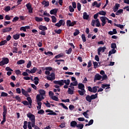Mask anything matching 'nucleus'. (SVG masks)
I'll return each mask as SVG.
<instances>
[{
	"instance_id": "nucleus-1",
	"label": "nucleus",
	"mask_w": 129,
	"mask_h": 129,
	"mask_svg": "<svg viewBox=\"0 0 129 129\" xmlns=\"http://www.w3.org/2000/svg\"><path fill=\"white\" fill-rule=\"evenodd\" d=\"M53 83L55 84H57L61 86L64 85V83H65L67 85H70V80L69 79H68L67 81L66 80H61L59 81H54Z\"/></svg>"
},
{
	"instance_id": "nucleus-2",
	"label": "nucleus",
	"mask_w": 129,
	"mask_h": 129,
	"mask_svg": "<svg viewBox=\"0 0 129 129\" xmlns=\"http://www.w3.org/2000/svg\"><path fill=\"white\" fill-rule=\"evenodd\" d=\"M42 98L40 97V95H37L36 96V100H37V104L38 106H37V108L38 110H39L41 108V105H42Z\"/></svg>"
},
{
	"instance_id": "nucleus-3",
	"label": "nucleus",
	"mask_w": 129,
	"mask_h": 129,
	"mask_svg": "<svg viewBox=\"0 0 129 129\" xmlns=\"http://www.w3.org/2000/svg\"><path fill=\"white\" fill-rule=\"evenodd\" d=\"M9 59L7 57H3L2 60L0 62V66H3L9 63Z\"/></svg>"
},
{
	"instance_id": "nucleus-4",
	"label": "nucleus",
	"mask_w": 129,
	"mask_h": 129,
	"mask_svg": "<svg viewBox=\"0 0 129 129\" xmlns=\"http://www.w3.org/2000/svg\"><path fill=\"white\" fill-rule=\"evenodd\" d=\"M27 117H29L30 120H31V122L35 121V115L31 113H28L27 114Z\"/></svg>"
},
{
	"instance_id": "nucleus-5",
	"label": "nucleus",
	"mask_w": 129,
	"mask_h": 129,
	"mask_svg": "<svg viewBox=\"0 0 129 129\" xmlns=\"http://www.w3.org/2000/svg\"><path fill=\"white\" fill-rule=\"evenodd\" d=\"M26 7H27V9L28 10V12L30 14L33 13V9L32 8V5L29 3L26 5Z\"/></svg>"
},
{
	"instance_id": "nucleus-6",
	"label": "nucleus",
	"mask_w": 129,
	"mask_h": 129,
	"mask_svg": "<svg viewBox=\"0 0 129 129\" xmlns=\"http://www.w3.org/2000/svg\"><path fill=\"white\" fill-rule=\"evenodd\" d=\"M31 122L30 121H29L28 122V129H32V127L35 128V126H37V125H35V121H33V122Z\"/></svg>"
},
{
	"instance_id": "nucleus-7",
	"label": "nucleus",
	"mask_w": 129,
	"mask_h": 129,
	"mask_svg": "<svg viewBox=\"0 0 129 129\" xmlns=\"http://www.w3.org/2000/svg\"><path fill=\"white\" fill-rule=\"evenodd\" d=\"M100 20L102 21V26L103 27L105 26V25L106 24V20H108V19L106 17H101Z\"/></svg>"
},
{
	"instance_id": "nucleus-8",
	"label": "nucleus",
	"mask_w": 129,
	"mask_h": 129,
	"mask_svg": "<svg viewBox=\"0 0 129 129\" xmlns=\"http://www.w3.org/2000/svg\"><path fill=\"white\" fill-rule=\"evenodd\" d=\"M39 92L40 94L38 95L41 96V98H42V99H44L43 96H45V91L44 90L40 89Z\"/></svg>"
},
{
	"instance_id": "nucleus-9",
	"label": "nucleus",
	"mask_w": 129,
	"mask_h": 129,
	"mask_svg": "<svg viewBox=\"0 0 129 129\" xmlns=\"http://www.w3.org/2000/svg\"><path fill=\"white\" fill-rule=\"evenodd\" d=\"M8 109L7 107L5 105L3 106V116L6 117V114L7 113Z\"/></svg>"
},
{
	"instance_id": "nucleus-10",
	"label": "nucleus",
	"mask_w": 129,
	"mask_h": 129,
	"mask_svg": "<svg viewBox=\"0 0 129 129\" xmlns=\"http://www.w3.org/2000/svg\"><path fill=\"white\" fill-rule=\"evenodd\" d=\"M63 22H64V24L65 23H64V20H60L58 22V23H56V24L55 25V26H56V27H58V28H59L62 25H64V24H62Z\"/></svg>"
},
{
	"instance_id": "nucleus-11",
	"label": "nucleus",
	"mask_w": 129,
	"mask_h": 129,
	"mask_svg": "<svg viewBox=\"0 0 129 129\" xmlns=\"http://www.w3.org/2000/svg\"><path fill=\"white\" fill-rule=\"evenodd\" d=\"M39 29L42 31H45L47 30V28L45 26L40 25L39 27Z\"/></svg>"
},
{
	"instance_id": "nucleus-12",
	"label": "nucleus",
	"mask_w": 129,
	"mask_h": 129,
	"mask_svg": "<svg viewBox=\"0 0 129 129\" xmlns=\"http://www.w3.org/2000/svg\"><path fill=\"white\" fill-rule=\"evenodd\" d=\"M78 92L79 93L80 95L83 96L85 93H86V90L85 89H82L81 90H78Z\"/></svg>"
},
{
	"instance_id": "nucleus-13",
	"label": "nucleus",
	"mask_w": 129,
	"mask_h": 129,
	"mask_svg": "<svg viewBox=\"0 0 129 129\" xmlns=\"http://www.w3.org/2000/svg\"><path fill=\"white\" fill-rule=\"evenodd\" d=\"M27 100H28V101L29 102V104L30 105V106L29 107V108H31V106H32V101L31 98L30 97H28L27 98Z\"/></svg>"
},
{
	"instance_id": "nucleus-14",
	"label": "nucleus",
	"mask_w": 129,
	"mask_h": 129,
	"mask_svg": "<svg viewBox=\"0 0 129 129\" xmlns=\"http://www.w3.org/2000/svg\"><path fill=\"white\" fill-rule=\"evenodd\" d=\"M102 77L99 74H97L95 76V80H100L102 79Z\"/></svg>"
},
{
	"instance_id": "nucleus-15",
	"label": "nucleus",
	"mask_w": 129,
	"mask_h": 129,
	"mask_svg": "<svg viewBox=\"0 0 129 129\" xmlns=\"http://www.w3.org/2000/svg\"><path fill=\"white\" fill-rule=\"evenodd\" d=\"M57 11H58V9H53V10L50 11V14L51 15H55L56 14Z\"/></svg>"
},
{
	"instance_id": "nucleus-16",
	"label": "nucleus",
	"mask_w": 129,
	"mask_h": 129,
	"mask_svg": "<svg viewBox=\"0 0 129 129\" xmlns=\"http://www.w3.org/2000/svg\"><path fill=\"white\" fill-rule=\"evenodd\" d=\"M89 18V15H87L86 12L83 13V19L85 20H88Z\"/></svg>"
},
{
	"instance_id": "nucleus-17",
	"label": "nucleus",
	"mask_w": 129,
	"mask_h": 129,
	"mask_svg": "<svg viewBox=\"0 0 129 129\" xmlns=\"http://www.w3.org/2000/svg\"><path fill=\"white\" fill-rule=\"evenodd\" d=\"M119 6H120L119 4H115V7L114 8V10H113L114 11V12H116L117 11Z\"/></svg>"
},
{
	"instance_id": "nucleus-18",
	"label": "nucleus",
	"mask_w": 129,
	"mask_h": 129,
	"mask_svg": "<svg viewBox=\"0 0 129 129\" xmlns=\"http://www.w3.org/2000/svg\"><path fill=\"white\" fill-rule=\"evenodd\" d=\"M78 88L81 90L85 89V86L82 83H79L78 85Z\"/></svg>"
},
{
	"instance_id": "nucleus-19",
	"label": "nucleus",
	"mask_w": 129,
	"mask_h": 129,
	"mask_svg": "<svg viewBox=\"0 0 129 129\" xmlns=\"http://www.w3.org/2000/svg\"><path fill=\"white\" fill-rule=\"evenodd\" d=\"M116 52V50H115V49H112L111 51H109V54L108 55L110 56L112 54H114Z\"/></svg>"
},
{
	"instance_id": "nucleus-20",
	"label": "nucleus",
	"mask_w": 129,
	"mask_h": 129,
	"mask_svg": "<svg viewBox=\"0 0 129 129\" xmlns=\"http://www.w3.org/2000/svg\"><path fill=\"white\" fill-rule=\"evenodd\" d=\"M77 122L76 121H72L71 122V127H75L76 126L77 127Z\"/></svg>"
},
{
	"instance_id": "nucleus-21",
	"label": "nucleus",
	"mask_w": 129,
	"mask_h": 129,
	"mask_svg": "<svg viewBox=\"0 0 129 129\" xmlns=\"http://www.w3.org/2000/svg\"><path fill=\"white\" fill-rule=\"evenodd\" d=\"M86 100H87V101H88V102H92V98L91 97V96L88 95L86 97Z\"/></svg>"
},
{
	"instance_id": "nucleus-22",
	"label": "nucleus",
	"mask_w": 129,
	"mask_h": 129,
	"mask_svg": "<svg viewBox=\"0 0 129 129\" xmlns=\"http://www.w3.org/2000/svg\"><path fill=\"white\" fill-rule=\"evenodd\" d=\"M110 85L109 84H102V88L103 89H105L106 87L107 88L105 89L106 90L107 89H109L110 87H109Z\"/></svg>"
},
{
	"instance_id": "nucleus-23",
	"label": "nucleus",
	"mask_w": 129,
	"mask_h": 129,
	"mask_svg": "<svg viewBox=\"0 0 129 129\" xmlns=\"http://www.w3.org/2000/svg\"><path fill=\"white\" fill-rule=\"evenodd\" d=\"M123 10L122 9H120L116 12V15L119 16V15L123 14Z\"/></svg>"
},
{
	"instance_id": "nucleus-24",
	"label": "nucleus",
	"mask_w": 129,
	"mask_h": 129,
	"mask_svg": "<svg viewBox=\"0 0 129 129\" xmlns=\"http://www.w3.org/2000/svg\"><path fill=\"white\" fill-rule=\"evenodd\" d=\"M20 34H16L15 35H13V38L15 39V40H18L20 38Z\"/></svg>"
},
{
	"instance_id": "nucleus-25",
	"label": "nucleus",
	"mask_w": 129,
	"mask_h": 129,
	"mask_svg": "<svg viewBox=\"0 0 129 129\" xmlns=\"http://www.w3.org/2000/svg\"><path fill=\"white\" fill-rule=\"evenodd\" d=\"M35 20L36 21L38 22H42V21L43 20L42 18H39L37 17H36L35 18Z\"/></svg>"
},
{
	"instance_id": "nucleus-26",
	"label": "nucleus",
	"mask_w": 129,
	"mask_h": 129,
	"mask_svg": "<svg viewBox=\"0 0 129 129\" xmlns=\"http://www.w3.org/2000/svg\"><path fill=\"white\" fill-rule=\"evenodd\" d=\"M22 94H23L24 95H25V96H26V97H27L28 94L27 92H26L24 89H22Z\"/></svg>"
},
{
	"instance_id": "nucleus-27",
	"label": "nucleus",
	"mask_w": 129,
	"mask_h": 129,
	"mask_svg": "<svg viewBox=\"0 0 129 129\" xmlns=\"http://www.w3.org/2000/svg\"><path fill=\"white\" fill-rule=\"evenodd\" d=\"M100 51L104 52L105 50L106 49V47L105 46H104L103 47H100L98 49Z\"/></svg>"
},
{
	"instance_id": "nucleus-28",
	"label": "nucleus",
	"mask_w": 129,
	"mask_h": 129,
	"mask_svg": "<svg viewBox=\"0 0 129 129\" xmlns=\"http://www.w3.org/2000/svg\"><path fill=\"white\" fill-rule=\"evenodd\" d=\"M98 93L95 94V95H92L91 96L92 100L93 99H96V98H98Z\"/></svg>"
},
{
	"instance_id": "nucleus-29",
	"label": "nucleus",
	"mask_w": 129,
	"mask_h": 129,
	"mask_svg": "<svg viewBox=\"0 0 129 129\" xmlns=\"http://www.w3.org/2000/svg\"><path fill=\"white\" fill-rule=\"evenodd\" d=\"M114 26L120 28L121 29V30H123V28L124 27V25H121V24H114Z\"/></svg>"
},
{
	"instance_id": "nucleus-30",
	"label": "nucleus",
	"mask_w": 129,
	"mask_h": 129,
	"mask_svg": "<svg viewBox=\"0 0 129 129\" xmlns=\"http://www.w3.org/2000/svg\"><path fill=\"white\" fill-rule=\"evenodd\" d=\"M8 96V94L4 92L1 93V97H7Z\"/></svg>"
},
{
	"instance_id": "nucleus-31",
	"label": "nucleus",
	"mask_w": 129,
	"mask_h": 129,
	"mask_svg": "<svg viewBox=\"0 0 129 129\" xmlns=\"http://www.w3.org/2000/svg\"><path fill=\"white\" fill-rule=\"evenodd\" d=\"M47 115H57V113L53 112V110L50 111V112H49V113H47Z\"/></svg>"
},
{
	"instance_id": "nucleus-32",
	"label": "nucleus",
	"mask_w": 129,
	"mask_h": 129,
	"mask_svg": "<svg viewBox=\"0 0 129 129\" xmlns=\"http://www.w3.org/2000/svg\"><path fill=\"white\" fill-rule=\"evenodd\" d=\"M25 61L24 60L21 59V60L18 61L17 63V64L20 65V64H24V63H25Z\"/></svg>"
},
{
	"instance_id": "nucleus-33",
	"label": "nucleus",
	"mask_w": 129,
	"mask_h": 129,
	"mask_svg": "<svg viewBox=\"0 0 129 129\" xmlns=\"http://www.w3.org/2000/svg\"><path fill=\"white\" fill-rule=\"evenodd\" d=\"M63 53H60L57 55H56L54 58L56 59L60 58V57H62L63 56Z\"/></svg>"
},
{
	"instance_id": "nucleus-34",
	"label": "nucleus",
	"mask_w": 129,
	"mask_h": 129,
	"mask_svg": "<svg viewBox=\"0 0 129 129\" xmlns=\"http://www.w3.org/2000/svg\"><path fill=\"white\" fill-rule=\"evenodd\" d=\"M97 88H99V87L98 86H94L93 87V93H96V92H97Z\"/></svg>"
},
{
	"instance_id": "nucleus-35",
	"label": "nucleus",
	"mask_w": 129,
	"mask_h": 129,
	"mask_svg": "<svg viewBox=\"0 0 129 129\" xmlns=\"http://www.w3.org/2000/svg\"><path fill=\"white\" fill-rule=\"evenodd\" d=\"M34 80H35L34 81L35 84L37 85L39 83V78L37 77H35Z\"/></svg>"
},
{
	"instance_id": "nucleus-36",
	"label": "nucleus",
	"mask_w": 129,
	"mask_h": 129,
	"mask_svg": "<svg viewBox=\"0 0 129 129\" xmlns=\"http://www.w3.org/2000/svg\"><path fill=\"white\" fill-rule=\"evenodd\" d=\"M77 127L80 129H83L84 128V124L81 123L77 124Z\"/></svg>"
},
{
	"instance_id": "nucleus-37",
	"label": "nucleus",
	"mask_w": 129,
	"mask_h": 129,
	"mask_svg": "<svg viewBox=\"0 0 129 129\" xmlns=\"http://www.w3.org/2000/svg\"><path fill=\"white\" fill-rule=\"evenodd\" d=\"M11 10V7L10 6H7L4 9V11L6 12H9L10 10Z\"/></svg>"
},
{
	"instance_id": "nucleus-38",
	"label": "nucleus",
	"mask_w": 129,
	"mask_h": 129,
	"mask_svg": "<svg viewBox=\"0 0 129 129\" xmlns=\"http://www.w3.org/2000/svg\"><path fill=\"white\" fill-rule=\"evenodd\" d=\"M64 60L63 59H56L55 60V62H57V64L58 65H60V61H64Z\"/></svg>"
},
{
	"instance_id": "nucleus-39",
	"label": "nucleus",
	"mask_w": 129,
	"mask_h": 129,
	"mask_svg": "<svg viewBox=\"0 0 129 129\" xmlns=\"http://www.w3.org/2000/svg\"><path fill=\"white\" fill-rule=\"evenodd\" d=\"M68 93H69V94H71V95H72V94H74V91L72 90L70 88H69Z\"/></svg>"
},
{
	"instance_id": "nucleus-40",
	"label": "nucleus",
	"mask_w": 129,
	"mask_h": 129,
	"mask_svg": "<svg viewBox=\"0 0 129 129\" xmlns=\"http://www.w3.org/2000/svg\"><path fill=\"white\" fill-rule=\"evenodd\" d=\"M6 44H7V40H4V41H2L0 42V46H2L4 45H6Z\"/></svg>"
},
{
	"instance_id": "nucleus-41",
	"label": "nucleus",
	"mask_w": 129,
	"mask_h": 129,
	"mask_svg": "<svg viewBox=\"0 0 129 129\" xmlns=\"http://www.w3.org/2000/svg\"><path fill=\"white\" fill-rule=\"evenodd\" d=\"M51 19H52V22L53 23H56L57 21V19L56 18V17L54 16H51Z\"/></svg>"
},
{
	"instance_id": "nucleus-42",
	"label": "nucleus",
	"mask_w": 129,
	"mask_h": 129,
	"mask_svg": "<svg viewBox=\"0 0 129 129\" xmlns=\"http://www.w3.org/2000/svg\"><path fill=\"white\" fill-rule=\"evenodd\" d=\"M44 54L46 55H49V56H51L53 55V53L51 51L45 52Z\"/></svg>"
},
{
	"instance_id": "nucleus-43",
	"label": "nucleus",
	"mask_w": 129,
	"mask_h": 129,
	"mask_svg": "<svg viewBox=\"0 0 129 129\" xmlns=\"http://www.w3.org/2000/svg\"><path fill=\"white\" fill-rule=\"evenodd\" d=\"M51 98L53 100H55V101H59V99L58 98V97L55 96H52Z\"/></svg>"
},
{
	"instance_id": "nucleus-44",
	"label": "nucleus",
	"mask_w": 129,
	"mask_h": 129,
	"mask_svg": "<svg viewBox=\"0 0 129 129\" xmlns=\"http://www.w3.org/2000/svg\"><path fill=\"white\" fill-rule=\"evenodd\" d=\"M80 31L79 30H78V29H76V31L74 32V35L75 36H77L78 35H79V34H80Z\"/></svg>"
},
{
	"instance_id": "nucleus-45",
	"label": "nucleus",
	"mask_w": 129,
	"mask_h": 129,
	"mask_svg": "<svg viewBox=\"0 0 129 129\" xmlns=\"http://www.w3.org/2000/svg\"><path fill=\"white\" fill-rule=\"evenodd\" d=\"M27 123H28V122L27 121H24V125H23V128L24 129H27Z\"/></svg>"
},
{
	"instance_id": "nucleus-46",
	"label": "nucleus",
	"mask_w": 129,
	"mask_h": 129,
	"mask_svg": "<svg viewBox=\"0 0 129 129\" xmlns=\"http://www.w3.org/2000/svg\"><path fill=\"white\" fill-rule=\"evenodd\" d=\"M99 14L102 16H106V13L103 11H100L99 13Z\"/></svg>"
},
{
	"instance_id": "nucleus-47",
	"label": "nucleus",
	"mask_w": 129,
	"mask_h": 129,
	"mask_svg": "<svg viewBox=\"0 0 129 129\" xmlns=\"http://www.w3.org/2000/svg\"><path fill=\"white\" fill-rule=\"evenodd\" d=\"M82 40H83V41L84 42H85L86 41H87V40H86V36H85V34H83L82 35Z\"/></svg>"
},
{
	"instance_id": "nucleus-48",
	"label": "nucleus",
	"mask_w": 129,
	"mask_h": 129,
	"mask_svg": "<svg viewBox=\"0 0 129 129\" xmlns=\"http://www.w3.org/2000/svg\"><path fill=\"white\" fill-rule=\"evenodd\" d=\"M59 105H61V106H62L64 109H68V107L62 103H59Z\"/></svg>"
},
{
	"instance_id": "nucleus-49",
	"label": "nucleus",
	"mask_w": 129,
	"mask_h": 129,
	"mask_svg": "<svg viewBox=\"0 0 129 129\" xmlns=\"http://www.w3.org/2000/svg\"><path fill=\"white\" fill-rule=\"evenodd\" d=\"M111 48L115 49V48H116V44L114 43H112V44H111Z\"/></svg>"
},
{
	"instance_id": "nucleus-50",
	"label": "nucleus",
	"mask_w": 129,
	"mask_h": 129,
	"mask_svg": "<svg viewBox=\"0 0 129 129\" xmlns=\"http://www.w3.org/2000/svg\"><path fill=\"white\" fill-rule=\"evenodd\" d=\"M37 70V69L36 67H33V68L31 70V73L34 74L35 73Z\"/></svg>"
},
{
	"instance_id": "nucleus-51",
	"label": "nucleus",
	"mask_w": 129,
	"mask_h": 129,
	"mask_svg": "<svg viewBox=\"0 0 129 129\" xmlns=\"http://www.w3.org/2000/svg\"><path fill=\"white\" fill-rule=\"evenodd\" d=\"M101 26V25L100 24L99 19H97L96 27H100Z\"/></svg>"
},
{
	"instance_id": "nucleus-52",
	"label": "nucleus",
	"mask_w": 129,
	"mask_h": 129,
	"mask_svg": "<svg viewBox=\"0 0 129 129\" xmlns=\"http://www.w3.org/2000/svg\"><path fill=\"white\" fill-rule=\"evenodd\" d=\"M78 83L77 81H75L73 82V83H71V85H73V86H77Z\"/></svg>"
},
{
	"instance_id": "nucleus-53",
	"label": "nucleus",
	"mask_w": 129,
	"mask_h": 129,
	"mask_svg": "<svg viewBox=\"0 0 129 129\" xmlns=\"http://www.w3.org/2000/svg\"><path fill=\"white\" fill-rule=\"evenodd\" d=\"M77 8L79 11H80L81 10V5L80 3H78L77 4Z\"/></svg>"
},
{
	"instance_id": "nucleus-54",
	"label": "nucleus",
	"mask_w": 129,
	"mask_h": 129,
	"mask_svg": "<svg viewBox=\"0 0 129 129\" xmlns=\"http://www.w3.org/2000/svg\"><path fill=\"white\" fill-rule=\"evenodd\" d=\"M31 64H32V61L31 60H29L28 64H27V68L28 69H29L31 67Z\"/></svg>"
},
{
	"instance_id": "nucleus-55",
	"label": "nucleus",
	"mask_w": 129,
	"mask_h": 129,
	"mask_svg": "<svg viewBox=\"0 0 129 129\" xmlns=\"http://www.w3.org/2000/svg\"><path fill=\"white\" fill-rule=\"evenodd\" d=\"M61 31H62V30L61 29H58V30H54V32L56 33H57V34H60L61 33Z\"/></svg>"
},
{
	"instance_id": "nucleus-56",
	"label": "nucleus",
	"mask_w": 129,
	"mask_h": 129,
	"mask_svg": "<svg viewBox=\"0 0 129 129\" xmlns=\"http://www.w3.org/2000/svg\"><path fill=\"white\" fill-rule=\"evenodd\" d=\"M44 104H45L47 107H51V104L48 102V101H46V103H44Z\"/></svg>"
},
{
	"instance_id": "nucleus-57",
	"label": "nucleus",
	"mask_w": 129,
	"mask_h": 129,
	"mask_svg": "<svg viewBox=\"0 0 129 129\" xmlns=\"http://www.w3.org/2000/svg\"><path fill=\"white\" fill-rule=\"evenodd\" d=\"M71 20H68L67 22V25L69 27H71Z\"/></svg>"
},
{
	"instance_id": "nucleus-58",
	"label": "nucleus",
	"mask_w": 129,
	"mask_h": 129,
	"mask_svg": "<svg viewBox=\"0 0 129 129\" xmlns=\"http://www.w3.org/2000/svg\"><path fill=\"white\" fill-rule=\"evenodd\" d=\"M50 76H51V78H52L53 80L55 79V74L54 73H52L50 74Z\"/></svg>"
},
{
	"instance_id": "nucleus-59",
	"label": "nucleus",
	"mask_w": 129,
	"mask_h": 129,
	"mask_svg": "<svg viewBox=\"0 0 129 129\" xmlns=\"http://www.w3.org/2000/svg\"><path fill=\"white\" fill-rule=\"evenodd\" d=\"M19 19V18L18 17H15L13 19L12 22H17V21H18Z\"/></svg>"
},
{
	"instance_id": "nucleus-60",
	"label": "nucleus",
	"mask_w": 129,
	"mask_h": 129,
	"mask_svg": "<svg viewBox=\"0 0 129 129\" xmlns=\"http://www.w3.org/2000/svg\"><path fill=\"white\" fill-rule=\"evenodd\" d=\"M93 64H94V68L96 69L97 68H98V63L96 61L95 62H93Z\"/></svg>"
},
{
	"instance_id": "nucleus-61",
	"label": "nucleus",
	"mask_w": 129,
	"mask_h": 129,
	"mask_svg": "<svg viewBox=\"0 0 129 129\" xmlns=\"http://www.w3.org/2000/svg\"><path fill=\"white\" fill-rule=\"evenodd\" d=\"M69 10H70V12H71V13L74 12L75 11L74 9L71 6H70L69 7Z\"/></svg>"
},
{
	"instance_id": "nucleus-62",
	"label": "nucleus",
	"mask_w": 129,
	"mask_h": 129,
	"mask_svg": "<svg viewBox=\"0 0 129 129\" xmlns=\"http://www.w3.org/2000/svg\"><path fill=\"white\" fill-rule=\"evenodd\" d=\"M43 113H44V111L42 109L39 110L38 112V114H43Z\"/></svg>"
},
{
	"instance_id": "nucleus-63",
	"label": "nucleus",
	"mask_w": 129,
	"mask_h": 129,
	"mask_svg": "<svg viewBox=\"0 0 129 129\" xmlns=\"http://www.w3.org/2000/svg\"><path fill=\"white\" fill-rule=\"evenodd\" d=\"M6 121V117L3 116V120L1 121V124H4V122Z\"/></svg>"
},
{
	"instance_id": "nucleus-64",
	"label": "nucleus",
	"mask_w": 129,
	"mask_h": 129,
	"mask_svg": "<svg viewBox=\"0 0 129 129\" xmlns=\"http://www.w3.org/2000/svg\"><path fill=\"white\" fill-rule=\"evenodd\" d=\"M72 51V48H70L68 50H66V51H67L66 53L68 54H70L71 53Z\"/></svg>"
}]
</instances>
